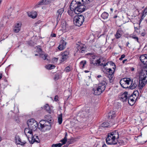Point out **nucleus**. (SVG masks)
<instances>
[{
  "label": "nucleus",
  "mask_w": 147,
  "mask_h": 147,
  "mask_svg": "<svg viewBox=\"0 0 147 147\" xmlns=\"http://www.w3.org/2000/svg\"><path fill=\"white\" fill-rule=\"evenodd\" d=\"M77 45H78L77 46V52L80 53H84L86 49V47L84 45L81 44L80 45L77 44Z\"/></svg>",
  "instance_id": "12"
},
{
  "label": "nucleus",
  "mask_w": 147,
  "mask_h": 147,
  "mask_svg": "<svg viewBox=\"0 0 147 147\" xmlns=\"http://www.w3.org/2000/svg\"><path fill=\"white\" fill-rule=\"evenodd\" d=\"M142 18H144L146 15L147 14V7L143 11Z\"/></svg>",
  "instance_id": "37"
},
{
  "label": "nucleus",
  "mask_w": 147,
  "mask_h": 147,
  "mask_svg": "<svg viewBox=\"0 0 147 147\" xmlns=\"http://www.w3.org/2000/svg\"><path fill=\"white\" fill-rule=\"evenodd\" d=\"M109 13L106 12L103 13L101 15V17L104 20L107 19L109 16Z\"/></svg>",
  "instance_id": "27"
},
{
  "label": "nucleus",
  "mask_w": 147,
  "mask_h": 147,
  "mask_svg": "<svg viewBox=\"0 0 147 147\" xmlns=\"http://www.w3.org/2000/svg\"><path fill=\"white\" fill-rule=\"evenodd\" d=\"M53 119L52 117L49 119L46 120V122L48 123V127L46 128V129L49 130L51 129V123H52L53 121Z\"/></svg>",
  "instance_id": "19"
},
{
  "label": "nucleus",
  "mask_w": 147,
  "mask_h": 147,
  "mask_svg": "<svg viewBox=\"0 0 147 147\" xmlns=\"http://www.w3.org/2000/svg\"><path fill=\"white\" fill-rule=\"evenodd\" d=\"M67 143L68 144L67 145L68 146L69 144H73V139L72 138L68 139V140Z\"/></svg>",
  "instance_id": "45"
},
{
  "label": "nucleus",
  "mask_w": 147,
  "mask_h": 147,
  "mask_svg": "<svg viewBox=\"0 0 147 147\" xmlns=\"http://www.w3.org/2000/svg\"><path fill=\"white\" fill-rule=\"evenodd\" d=\"M65 71L66 72H69L70 71V68L69 66H67L65 69Z\"/></svg>",
  "instance_id": "49"
},
{
  "label": "nucleus",
  "mask_w": 147,
  "mask_h": 147,
  "mask_svg": "<svg viewBox=\"0 0 147 147\" xmlns=\"http://www.w3.org/2000/svg\"><path fill=\"white\" fill-rule=\"evenodd\" d=\"M62 144L61 143H59L57 144H53L52 146V147H61Z\"/></svg>",
  "instance_id": "39"
},
{
  "label": "nucleus",
  "mask_w": 147,
  "mask_h": 147,
  "mask_svg": "<svg viewBox=\"0 0 147 147\" xmlns=\"http://www.w3.org/2000/svg\"><path fill=\"white\" fill-rule=\"evenodd\" d=\"M58 98H59V97L57 95L55 96L54 98V100L56 102L58 101Z\"/></svg>",
  "instance_id": "54"
},
{
  "label": "nucleus",
  "mask_w": 147,
  "mask_h": 147,
  "mask_svg": "<svg viewBox=\"0 0 147 147\" xmlns=\"http://www.w3.org/2000/svg\"><path fill=\"white\" fill-rule=\"evenodd\" d=\"M26 143V142L24 141V142H21L20 143H17V144L20 145L21 146H24L25 144Z\"/></svg>",
  "instance_id": "53"
},
{
  "label": "nucleus",
  "mask_w": 147,
  "mask_h": 147,
  "mask_svg": "<svg viewBox=\"0 0 147 147\" xmlns=\"http://www.w3.org/2000/svg\"><path fill=\"white\" fill-rule=\"evenodd\" d=\"M51 36L52 37H55L56 36V34L55 33H52L51 34Z\"/></svg>",
  "instance_id": "60"
},
{
  "label": "nucleus",
  "mask_w": 147,
  "mask_h": 147,
  "mask_svg": "<svg viewBox=\"0 0 147 147\" xmlns=\"http://www.w3.org/2000/svg\"><path fill=\"white\" fill-rule=\"evenodd\" d=\"M94 5L93 0H73L70 4L71 10L78 14L86 9L92 7Z\"/></svg>",
  "instance_id": "1"
},
{
  "label": "nucleus",
  "mask_w": 147,
  "mask_h": 147,
  "mask_svg": "<svg viewBox=\"0 0 147 147\" xmlns=\"http://www.w3.org/2000/svg\"><path fill=\"white\" fill-rule=\"evenodd\" d=\"M100 87L98 86L97 88H94L93 89V90L94 92V94L95 95H99L101 94V93L103 92L102 91L101 88H100Z\"/></svg>",
  "instance_id": "18"
},
{
  "label": "nucleus",
  "mask_w": 147,
  "mask_h": 147,
  "mask_svg": "<svg viewBox=\"0 0 147 147\" xmlns=\"http://www.w3.org/2000/svg\"><path fill=\"white\" fill-rule=\"evenodd\" d=\"M60 78V75L59 73H56L55 74L54 79L56 81L58 80Z\"/></svg>",
  "instance_id": "41"
},
{
  "label": "nucleus",
  "mask_w": 147,
  "mask_h": 147,
  "mask_svg": "<svg viewBox=\"0 0 147 147\" xmlns=\"http://www.w3.org/2000/svg\"><path fill=\"white\" fill-rule=\"evenodd\" d=\"M87 55H89L91 58H90V60H94V59H95V58L98 57V56L96 55L94 53H88L87 54Z\"/></svg>",
  "instance_id": "30"
},
{
  "label": "nucleus",
  "mask_w": 147,
  "mask_h": 147,
  "mask_svg": "<svg viewBox=\"0 0 147 147\" xmlns=\"http://www.w3.org/2000/svg\"><path fill=\"white\" fill-rule=\"evenodd\" d=\"M131 79L130 78H125L121 79L120 81V84L121 86L123 88H128V86H124L123 85L124 83L128 85H129L131 82Z\"/></svg>",
  "instance_id": "7"
},
{
  "label": "nucleus",
  "mask_w": 147,
  "mask_h": 147,
  "mask_svg": "<svg viewBox=\"0 0 147 147\" xmlns=\"http://www.w3.org/2000/svg\"><path fill=\"white\" fill-rule=\"evenodd\" d=\"M64 11L63 8H61L57 10L56 13V15L57 17L56 22L57 24L60 20L61 15Z\"/></svg>",
  "instance_id": "11"
},
{
  "label": "nucleus",
  "mask_w": 147,
  "mask_h": 147,
  "mask_svg": "<svg viewBox=\"0 0 147 147\" xmlns=\"http://www.w3.org/2000/svg\"><path fill=\"white\" fill-rule=\"evenodd\" d=\"M71 94H70V95H68L67 96L65 97V101H67L69 98L71 96Z\"/></svg>",
  "instance_id": "57"
},
{
  "label": "nucleus",
  "mask_w": 147,
  "mask_h": 147,
  "mask_svg": "<svg viewBox=\"0 0 147 147\" xmlns=\"http://www.w3.org/2000/svg\"><path fill=\"white\" fill-rule=\"evenodd\" d=\"M108 64H109V63H108V62H107V63H104L103 65V68L104 69V70H105V68H106L105 67V66H106V65H107Z\"/></svg>",
  "instance_id": "59"
},
{
  "label": "nucleus",
  "mask_w": 147,
  "mask_h": 147,
  "mask_svg": "<svg viewBox=\"0 0 147 147\" xmlns=\"http://www.w3.org/2000/svg\"><path fill=\"white\" fill-rule=\"evenodd\" d=\"M91 110L90 109V108L89 107H88L86 109V111H85V112H86V114L89 115L90 114V113L91 112Z\"/></svg>",
  "instance_id": "43"
},
{
  "label": "nucleus",
  "mask_w": 147,
  "mask_h": 147,
  "mask_svg": "<svg viewBox=\"0 0 147 147\" xmlns=\"http://www.w3.org/2000/svg\"><path fill=\"white\" fill-rule=\"evenodd\" d=\"M131 95H132L133 96H135V97H138V99H139L140 98H138V96H139V92L138 90H136L134 91L133 93L131 94Z\"/></svg>",
  "instance_id": "35"
},
{
  "label": "nucleus",
  "mask_w": 147,
  "mask_h": 147,
  "mask_svg": "<svg viewBox=\"0 0 147 147\" xmlns=\"http://www.w3.org/2000/svg\"><path fill=\"white\" fill-rule=\"evenodd\" d=\"M119 144L120 145L123 144L124 143V142L122 140H120L119 141H118Z\"/></svg>",
  "instance_id": "55"
},
{
  "label": "nucleus",
  "mask_w": 147,
  "mask_h": 147,
  "mask_svg": "<svg viewBox=\"0 0 147 147\" xmlns=\"http://www.w3.org/2000/svg\"><path fill=\"white\" fill-rule=\"evenodd\" d=\"M146 33L145 30H143L142 32L141 33V35L142 36H144L146 35Z\"/></svg>",
  "instance_id": "50"
},
{
  "label": "nucleus",
  "mask_w": 147,
  "mask_h": 147,
  "mask_svg": "<svg viewBox=\"0 0 147 147\" xmlns=\"http://www.w3.org/2000/svg\"><path fill=\"white\" fill-rule=\"evenodd\" d=\"M108 63H109V64L111 65L114 66V67H112V68L113 69H114V71H115L116 67L115 63L112 61H108Z\"/></svg>",
  "instance_id": "38"
},
{
  "label": "nucleus",
  "mask_w": 147,
  "mask_h": 147,
  "mask_svg": "<svg viewBox=\"0 0 147 147\" xmlns=\"http://www.w3.org/2000/svg\"><path fill=\"white\" fill-rule=\"evenodd\" d=\"M27 124L28 128L31 130L35 131L38 127V124L34 119H31L28 120Z\"/></svg>",
  "instance_id": "4"
},
{
  "label": "nucleus",
  "mask_w": 147,
  "mask_h": 147,
  "mask_svg": "<svg viewBox=\"0 0 147 147\" xmlns=\"http://www.w3.org/2000/svg\"><path fill=\"white\" fill-rule=\"evenodd\" d=\"M61 55L62 57L61 60V62H63L65 61L69 57V51L68 50H66L61 54Z\"/></svg>",
  "instance_id": "9"
},
{
  "label": "nucleus",
  "mask_w": 147,
  "mask_h": 147,
  "mask_svg": "<svg viewBox=\"0 0 147 147\" xmlns=\"http://www.w3.org/2000/svg\"><path fill=\"white\" fill-rule=\"evenodd\" d=\"M110 125L107 122H105L102 123L100 125V127H106Z\"/></svg>",
  "instance_id": "36"
},
{
  "label": "nucleus",
  "mask_w": 147,
  "mask_h": 147,
  "mask_svg": "<svg viewBox=\"0 0 147 147\" xmlns=\"http://www.w3.org/2000/svg\"><path fill=\"white\" fill-rule=\"evenodd\" d=\"M116 116L115 112L114 111H111L108 113V118L109 119H113Z\"/></svg>",
  "instance_id": "24"
},
{
  "label": "nucleus",
  "mask_w": 147,
  "mask_h": 147,
  "mask_svg": "<svg viewBox=\"0 0 147 147\" xmlns=\"http://www.w3.org/2000/svg\"><path fill=\"white\" fill-rule=\"evenodd\" d=\"M66 47H64V46L62 45L61 44L59 43V46L58 47V48L59 50L60 51H62Z\"/></svg>",
  "instance_id": "42"
},
{
  "label": "nucleus",
  "mask_w": 147,
  "mask_h": 147,
  "mask_svg": "<svg viewBox=\"0 0 147 147\" xmlns=\"http://www.w3.org/2000/svg\"><path fill=\"white\" fill-rule=\"evenodd\" d=\"M18 143H20L21 142V139L20 138H18Z\"/></svg>",
  "instance_id": "61"
},
{
  "label": "nucleus",
  "mask_w": 147,
  "mask_h": 147,
  "mask_svg": "<svg viewBox=\"0 0 147 147\" xmlns=\"http://www.w3.org/2000/svg\"><path fill=\"white\" fill-rule=\"evenodd\" d=\"M28 16L32 18H35L37 15V13L36 11L28 12Z\"/></svg>",
  "instance_id": "23"
},
{
  "label": "nucleus",
  "mask_w": 147,
  "mask_h": 147,
  "mask_svg": "<svg viewBox=\"0 0 147 147\" xmlns=\"http://www.w3.org/2000/svg\"><path fill=\"white\" fill-rule=\"evenodd\" d=\"M58 121L59 124H61L62 122V113L58 115Z\"/></svg>",
  "instance_id": "31"
},
{
  "label": "nucleus",
  "mask_w": 147,
  "mask_h": 147,
  "mask_svg": "<svg viewBox=\"0 0 147 147\" xmlns=\"http://www.w3.org/2000/svg\"><path fill=\"white\" fill-rule=\"evenodd\" d=\"M132 38L134 39L136 41L138 42L139 43V41L138 40V38L136 36H135V35L132 36Z\"/></svg>",
  "instance_id": "48"
},
{
  "label": "nucleus",
  "mask_w": 147,
  "mask_h": 147,
  "mask_svg": "<svg viewBox=\"0 0 147 147\" xmlns=\"http://www.w3.org/2000/svg\"><path fill=\"white\" fill-rule=\"evenodd\" d=\"M31 140H29L28 139L29 142L30 143L33 144L34 142H36L37 143H39L40 142V140L38 138V136L36 135H34L33 136V135H32V137L31 138Z\"/></svg>",
  "instance_id": "14"
},
{
  "label": "nucleus",
  "mask_w": 147,
  "mask_h": 147,
  "mask_svg": "<svg viewBox=\"0 0 147 147\" xmlns=\"http://www.w3.org/2000/svg\"><path fill=\"white\" fill-rule=\"evenodd\" d=\"M51 116L50 115H45V120H49V119L51 118Z\"/></svg>",
  "instance_id": "47"
},
{
  "label": "nucleus",
  "mask_w": 147,
  "mask_h": 147,
  "mask_svg": "<svg viewBox=\"0 0 147 147\" xmlns=\"http://www.w3.org/2000/svg\"><path fill=\"white\" fill-rule=\"evenodd\" d=\"M67 132H66L65 134V137H64V138H65L66 139H67Z\"/></svg>",
  "instance_id": "62"
},
{
  "label": "nucleus",
  "mask_w": 147,
  "mask_h": 147,
  "mask_svg": "<svg viewBox=\"0 0 147 147\" xmlns=\"http://www.w3.org/2000/svg\"><path fill=\"white\" fill-rule=\"evenodd\" d=\"M67 139H66L65 138H64L62 140H60V142H61L62 143V145L65 144L67 142Z\"/></svg>",
  "instance_id": "44"
},
{
  "label": "nucleus",
  "mask_w": 147,
  "mask_h": 147,
  "mask_svg": "<svg viewBox=\"0 0 147 147\" xmlns=\"http://www.w3.org/2000/svg\"><path fill=\"white\" fill-rule=\"evenodd\" d=\"M123 33V31L121 28L119 29L115 35V38L117 39L120 38Z\"/></svg>",
  "instance_id": "17"
},
{
  "label": "nucleus",
  "mask_w": 147,
  "mask_h": 147,
  "mask_svg": "<svg viewBox=\"0 0 147 147\" xmlns=\"http://www.w3.org/2000/svg\"><path fill=\"white\" fill-rule=\"evenodd\" d=\"M143 69L140 74L139 79L141 82H139L138 86L140 92H142V89L147 83V68Z\"/></svg>",
  "instance_id": "2"
},
{
  "label": "nucleus",
  "mask_w": 147,
  "mask_h": 147,
  "mask_svg": "<svg viewBox=\"0 0 147 147\" xmlns=\"http://www.w3.org/2000/svg\"><path fill=\"white\" fill-rule=\"evenodd\" d=\"M87 62L86 60H82L80 61V66L83 69L85 67V65L86 64Z\"/></svg>",
  "instance_id": "29"
},
{
  "label": "nucleus",
  "mask_w": 147,
  "mask_h": 147,
  "mask_svg": "<svg viewBox=\"0 0 147 147\" xmlns=\"http://www.w3.org/2000/svg\"><path fill=\"white\" fill-rule=\"evenodd\" d=\"M115 139H114L110 136L108 135L106 139L107 144L109 145L114 144L115 145L117 144V142H115Z\"/></svg>",
  "instance_id": "10"
},
{
  "label": "nucleus",
  "mask_w": 147,
  "mask_h": 147,
  "mask_svg": "<svg viewBox=\"0 0 147 147\" xmlns=\"http://www.w3.org/2000/svg\"><path fill=\"white\" fill-rule=\"evenodd\" d=\"M32 130H31L28 127H27L25 128L24 130V133L25 135L27 137L28 139H29V137H28L27 135H26V133H28L30 134H31L32 135Z\"/></svg>",
  "instance_id": "25"
},
{
  "label": "nucleus",
  "mask_w": 147,
  "mask_h": 147,
  "mask_svg": "<svg viewBox=\"0 0 147 147\" xmlns=\"http://www.w3.org/2000/svg\"><path fill=\"white\" fill-rule=\"evenodd\" d=\"M60 43L61 45H63L64 47H66V46L67 44V42L65 41L64 40L62 39L61 40Z\"/></svg>",
  "instance_id": "40"
},
{
  "label": "nucleus",
  "mask_w": 147,
  "mask_h": 147,
  "mask_svg": "<svg viewBox=\"0 0 147 147\" xmlns=\"http://www.w3.org/2000/svg\"><path fill=\"white\" fill-rule=\"evenodd\" d=\"M84 20V18L82 15H77L74 18V23L76 26H80L82 25Z\"/></svg>",
  "instance_id": "3"
},
{
  "label": "nucleus",
  "mask_w": 147,
  "mask_h": 147,
  "mask_svg": "<svg viewBox=\"0 0 147 147\" xmlns=\"http://www.w3.org/2000/svg\"><path fill=\"white\" fill-rule=\"evenodd\" d=\"M93 61H94V60L90 59V64H93L94 65H96V63H94L93 62Z\"/></svg>",
  "instance_id": "58"
},
{
  "label": "nucleus",
  "mask_w": 147,
  "mask_h": 147,
  "mask_svg": "<svg viewBox=\"0 0 147 147\" xmlns=\"http://www.w3.org/2000/svg\"><path fill=\"white\" fill-rule=\"evenodd\" d=\"M127 61V59H125L124 60H123V61H122V63H125V62L126 61Z\"/></svg>",
  "instance_id": "63"
},
{
  "label": "nucleus",
  "mask_w": 147,
  "mask_h": 147,
  "mask_svg": "<svg viewBox=\"0 0 147 147\" xmlns=\"http://www.w3.org/2000/svg\"><path fill=\"white\" fill-rule=\"evenodd\" d=\"M107 145H106L105 144H104L103 145L102 147H107Z\"/></svg>",
  "instance_id": "64"
},
{
  "label": "nucleus",
  "mask_w": 147,
  "mask_h": 147,
  "mask_svg": "<svg viewBox=\"0 0 147 147\" xmlns=\"http://www.w3.org/2000/svg\"><path fill=\"white\" fill-rule=\"evenodd\" d=\"M108 135L110 136L115 140L116 139H118L119 137L118 132L117 130H115L109 133Z\"/></svg>",
  "instance_id": "15"
},
{
  "label": "nucleus",
  "mask_w": 147,
  "mask_h": 147,
  "mask_svg": "<svg viewBox=\"0 0 147 147\" xmlns=\"http://www.w3.org/2000/svg\"><path fill=\"white\" fill-rule=\"evenodd\" d=\"M105 83L106 82L105 81H103L98 84V86H100V88H101L100 89H101L102 91L103 92L105 90Z\"/></svg>",
  "instance_id": "22"
},
{
  "label": "nucleus",
  "mask_w": 147,
  "mask_h": 147,
  "mask_svg": "<svg viewBox=\"0 0 147 147\" xmlns=\"http://www.w3.org/2000/svg\"><path fill=\"white\" fill-rule=\"evenodd\" d=\"M47 123L46 120H41L39 123L41 128H43L45 126L48 127V124H47Z\"/></svg>",
  "instance_id": "21"
},
{
  "label": "nucleus",
  "mask_w": 147,
  "mask_h": 147,
  "mask_svg": "<svg viewBox=\"0 0 147 147\" xmlns=\"http://www.w3.org/2000/svg\"><path fill=\"white\" fill-rule=\"evenodd\" d=\"M100 58H99L96 61V65L98 64V65L100 64L101 63Z\"/></svg>",
  "instance_id": "52"
},
{
  "label": "nucleus",
  "mask_w": 147,
  "mask_h": 147,
  "mask_svg": "<svg viewBox=\"0 0 147 147\" xmlns=\"http://www.w3.org/2000/svg\"><path fill=\"white\" fill-rule=\"evenodd\" d=\"M79 116L82 118H84L86 117V113L85 111H83L82 112H80L78 113Z\"/></svg>",
  "instance_id": "34"
},
{
  "label": "nucleus",
  "mask_w": 147,
  "mask_h": 147,
  "mask_svg": "<svg viewBox=\"0 0 147 147\" xmlns=\"http://www.w3.org/2000/svg\"><path fill=\"white\" fill-rule=\"evenodd\" d=\"M40 47V46L39 45H38L36 46L37 49L38 50V52H40L42 51V49Z\"/></svg>",
  "instance_id": "51"
},
{
  "label": "nucleus",
  "mask_w": 147,
  "mask_h": 147,
  "mask_svg": "<svg viewBox=\"0 0 147 147\" xmlns=\"http://www.w3.org/2000/svg\"><path fill=\"white\" fill-rule=\"evenodd\" d=\"M140 82H141V81H140V80H139L138 79L131 80L130 83L131 85L128 87V88L131 89H134L137 86H138Z\"/></svg>",
  "instance_id": "8"
},
{
  "label": "nucleus",
  "mask_w": 147,
  "mask_h": 147,
  "mask_svg": "<svg viewBox=\"0 0 147 147\" xmlns=\"http://www.w3.org/2000/svg\"><path fill=\"white\" fill-rule=\"evenodd\" d=\"M137 99H138V97L136 98L132 96V95H130L128 97V100H127L128 104L130 105H133L135 103V101Z\"/></svg>",
  "instance_id": "13"
},
{
  "label": "nucleus",
  "mask_w": 147,
  "mask_h": 147,
  "mask_svg": "<svg viewBox=\"0 0 147 147\" xmlns=\"http://www.w3.org/2000/svg\"><path fill=\"white\" fill-rule=\"evenodd\" d=\"M130 95L127 92L125 91L123 93H121L119 96L120 100L123 102L127 101L128 97Z\"/></svg>",
  "instance_id": "6"
},
{
  "label": "nucleus",
  "mask_w": 147,
  "mask_h": 147,
  "mask_svg": "<svg viewBox=\"0 0 147 147\" xmlns=\"http://www.w3.org/2000/svg\"><path fill=\"white\" fill-rule=\"evenodd\" d=\"M44 108L47 111H48L49 113H51V110L50 109V107L48 104H47L44 106Z\"/></svg>",
  "instance_id": "32"
},
{
  "label": "nucleus",
  "mask_w": 147,
  "mask_h": 147,
  "mask_svg": "<svg viewBox=\"0 0 147 147\" xmlns=\"http://www.w3.org/2000/svg\"><path fill=\"white\" fill-rule=\"evenodd\" d=\"M55 67V66L53 64H49L46 66V68L49 70L52 69L54 68Z\"/></svg>",
  "instance_id": "33"
},
{
  "label": "nucleus",
  "mask_w": 147,
  "mask_h": 147,
  "mask_svg": "<svg viewBox=\"0 0 147 147\" xmlns=\"http://www.w3.org/2000/svg\"><path fill=\"white\" fill-rule=\"evenodd\" d=\"M140 59L142 63L144 65V67L146 65V64H147V61H146V58L145 57V55L144 54L141 55L140 57Z\"/></svg>",
  "instance_id": "20"
},
{
  "label": "nucleus",
  "mask_w": 147,
  "mask_h": 147,
  "mask_svg": "<svg viewBox=\"0 0 147 147\" xmlns=\"http://www.w3.org/2000/svg\"><path fill=\"white\" fill-rule=\"evenodd\" d=\"M115 71L114 69V71H113L111 68H105V70L103 71L106 74V76L109 78V80H111L114 76Z\"/></svg>",
  "instance_id": "5"
},
{
  "label": "nucleus",
  "mask_w": 147,
  "mask_h": 147,
  "mask_svg": "<svg viewBox=\"0 0 147 147\" xmlns=\"http://www.w3.org/2000/svg\"><path fill=\"white\" fill-rule=\"evenodd\" d=\"M69 7L70 9V10H68L67 11V13L69 15L71 16L72 15V13L73 12H74V11H73L72 10H71L70 7V5H69Z\"/></svg>",
  "instance_id": "46"
},
{
  "label": "nucleus",
  "mask_w": 147,
  "mask_h": 147,
  "mask_svg": "<svg viewBox=\"0 0 147 147\" xmlns=\"http://www.w3.org/2000/svg\"><path fill=\"white\" fill-rule=\"evenodd\" d=\"M49 3L47 0H42L38 3V5H42L48 4Z\"/></svg>",
  "instance_id": "26"
},
{
  "label": "nucleus",
  "mask_w": 147,
  "mask_h": 147,
  "mask_svg": "<svg viewBox=\"0 0 147 147\" xmlns=\"http://www.w3.org/2000/svg\"><path fill=\"white\" fill-rule=\"evenodd\" d=\"M48 55L47 54H40L39 56L40 57L42 58L44 60L48 61V59L47 58Z\"/></svg>",
  "instance_id": "28"
},
{
  "label": "nucleus",
  "mask_w": 147,
  "mask_h": 147,
  "mask_svg": "<svg viewBox=\"0 0 147 147\" xmlns=\"http://www.w3.org/2000/svg\"><path fill=\"white\" fill-rule=\"evenodd\" d=\"M21 25L22 24L21 23H17L16 24L13 28V32L16 33L18 32L20 30Z\"/></svg>",
  "instance_id": "16"
},
{
  "label": "nucleus",
  "mask_w": 147,
  "mask_h": 147,
  "mask_svg": "<svg viewBox=\"0 0 147 147\" xmlns=\"http://www.w3.org/2000/svg\"><path fill=\"white\" fill-rule=\"evenodd\" d=\"M125 57V55L123 54L121 56V57L119 58V60H122Z\"/></svg>",
  "instance_id": "56"
}]
</instances>
